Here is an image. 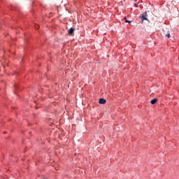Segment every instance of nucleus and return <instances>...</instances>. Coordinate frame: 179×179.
<instances>
[{"instance_id":"1","label":"nucleus","mask_w":179,"mask_h":179,"mask_svg":"<svg viewBox=\"0 0 179 179\" xmlns=\"http://www.w3.org/2000/svg\"><path fill=\"white\" fill-rule=\"evenodd\" d=\"M68 33L70 36H73V34L75 33V28L73 27L70 28Z\"/></svg>"},{"instance_id":"2","label":"nucleus","mask_w":179,"mask_h":179,"mask_svg":"<svg viewBox=\"0 0 179 179\" xmlns=\"http://www.w3.org/2000/svg\"><path fill=\"white\" fill-rule=\"evenodd\" d=\"M106 101L105 99L101 98V99H99V104H106Z\"/></svg>"},{"instance_id":"3","label":"nucleus","mask_w":179,"mask_h":179,"mask_svg":"<svg viewBox=\"0 0 179 179\" xmlns=\"http://www.w3.org/2000/svg\"><path fill=\"white\" fill-rule=\"evenodd\" d=\"M151 104H156L157 103V99H154L150 101Z\"/></svg>"},{"instance_id":"4","label":"nucleus","mask_w":179,"mask_h":179,"mask_svg":"<svg viewBox=\"0 0 179 179\" xmlns=\"http://www.w3.org/2000/svg\"><path fill=\"white\" fill-rule=\"evenodd\" d=\"M145 15H146V13H144V15H142V19L143 20H148V18Z\"/></svg>"},{"instance_id":"5","label":"nucleus","mask_w":179,"mask_h":179,"mask_svg":"<svg viewBox=\"0 0 179 179\" xmlns=\"http://www.w3.org/2000/svg\"><path fill=\"white\" fill-rule=\"evenodd\" d=\"M166 37H168V38H170L171 36H170V33L166 34Z\"/></svg>"},{"instance_id":"6","label":"nucleus","mask_w":179,"mask_h":179,"mask_svg":"<svg viewBox=\"0 0 179 179\" xmlns=\"http://www.w3.org/2000/svg\"><path fill=\"white\" fill-rule=\"evenodd\" d=\"M125 22H126V23H131V21L127 20V18H125Z\"/></svg>"},{"instance_id":"7","label":"nucleus","mask_w":179,"mask_h":179,"mask_svg":"<svg viewBox=\"0 0 179 179\" xmlns=\"http://www.w3.org/2000/svg\"><path fill=\"white\" fill-rule=\"evenodd\" d=\"M36 29H38V25H36Z\"/></svg>"}]
</instances>
